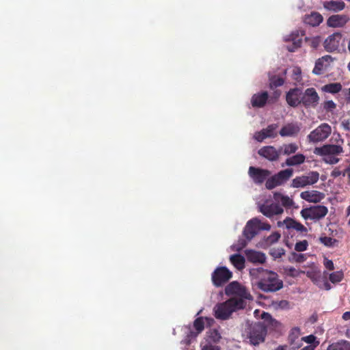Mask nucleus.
<instances>
[{
    "instance_id": "obj_1",
    "label": "nucleus",
    "mask_w": 350,
    "mask_h": 350,
    "mask_svg": "<svg viewBox=\"0 0 350 350\" xmlns=\"http://www.w3.org/2000/svg\"><path fill=\"white\" fill-rule=\"evenodd\" d=\"M256 270L250 271L254 274ZM260 274L259 280L256 282L257 287L261 291L268 292H276L283 287V282L279 278L278 275L272 271L265 270L262 268L256 269Z\"/></svg>"
},
{
    "instance_id": "obj_2",
    "label": "nucleus",
    "mask_w": 350,
    "mask_h": 350,
    "mask_svg": "<svg viewBox=\"0 0 350 350\" xmlns=\"http://www.w3.org/2000/svg\"><path fill=\"white\" fill-rule=\"evenodd\" d=\"M245 308V304L241 299L231 297L226 301L218 304L214 308L215 317L217 319L226 320L233 312Z\"/></svg>"
},
{
    "instance_id": "obj_3",
    "label": "nucleus",
    "mask_w": 350,
    "mask_h": 350,
    "mask_svg": "<svg viewBox=\"0 0 350 350\" xmlns=\"http://www.w3.org/2000/svg\"><path fill=\"white\" fill-rule=\"evenodd\" d=\"M226 295L230 296L234 295L237 299H241L245 304L246 307V300H253V297L247 289L237 281L228 284L225 288Z\"/></svg>"
},
{
    "instance_id": "obj_4",
    "label": "nucleus",
    "mask_w": 350,
    "mask_h": 350,
    "mask_svg": "<svg viewBox=\"0 0 350 350\" xmlns=\"http://www.w3.org/2000/svg\"><path fill=\"white\" fill-rule=\"evenodd\" d=\"M319 173L316 171H310L308 174L295 177L293 179L291 187L294 188H303L312 185L318 182Z\"/></svg>"
},
{
    "instance_id": "obj_5",
    "label": "nucleus",
    "mask_w": 350,
    "mask_h": 350,
    "mask_svg": "<svg viewBox=\"0 0 350 350\" xmlns=\"http://www.w3.org/2000/svg\"><path fill=\"white\" fill-rule=\"evenodd\" d=\"M328 209L323 205H317L310 208H303L301 211V215L305 219L319 220L327 214Z\"/></svg>"
},
{
    "instance_id": "obj_6",
    "label": "nucleus",
    "mask_w": 350,
    "mask_h": 350,
    "mask_svg": "<svg viewBox=\"0 0 350 350\" xmlns=\"http://www.w3.org/2000/svg\"><path fill=\"white\" fill-rule=\"evenodd\" d=\"M232 277V273L226 267H219L212 273L213 285L219 287L227 283Z\"/></svg>"
},
{
    "instance_id": "obj_7",
    "label": "nucleus",
    "mask_w": 350,
    "mask_h": 350,
    "mask_svg": "<svg viewBox=\"0 0 350 350\" xmlns=\"http://www.w3.org/2000/svg\"><path fill=\"white\" fill-rule=\"evenodd\" d=\"M331 132V126L327 123H323L310 132L308 139L309 142L314 143L322 142L328 137Z\"/></svg>"
},
{
    "instance_id": "obj_8",
    "label": "nucleus",
    "mask_w": 350,
    "mask_h": 350,
    "mask_svg": "<svg viewBox=\"0 0 350 350\" xmlns=\"http://www.w3.org/2000/svg\"><path fill=\"white\" fill-rule=\"evenodd\" d=\"M267 333L265 327L262 323H256L250 327L249 339L253 345H258L264 342Z\"/></svg>"
},
{
    "instance_id": "obj_9",
    "label": "nucleus",
    "mask_w": 350,
    "mask_h": 350,
    "mask_svg": "<svg viewBox=\"0 0 350 350\" xmlns=\"http://www.w3.org/2000/svg\"><path fill=\"white\" fill-rule=\"evenodd\" d=\"M319 101V96L314 88H307L304 92L301 91V104L306 108H314Z\"/></svg>"
},
{
    "instance_id": "obj_10",
    "label": "nucleus",
    "mask_w": 350,
    "mask_h": 350,
    "mask_svg": "<svg viewBox=\"0 0 350 350\" xmlns=\"http://www.w3.org/2000/svg\"><path fill=\"white\" fill-rule=\"evenodd\" d=\"M259 211L267 217L271 218L283 213L284 209L278 203L266 202L259 206Z\"/></svg>"
},
{
    "instance_id": "obj_11",
    "label": "nucleus",
    "mask_w": 350,
    "mask_h": 350,
    "mask_svg": "<svg viewBox=\"0 0 350 350\" xmlns=\"http://www.w3.org/2000/svg\"><path fill=\"white\" fill-rule=\"evenodd\" d=\"M248 174L256 184L259 185L267 180L271 172L268 170L251 166L249 168Z\"/></svg>"
},
{
    "instance_id": "obj_12",
    "label": "nucleus",
    "mask_w": 350,
    "mask_h": 350,
    "mask_svg": "<svg viewBox=\"0 0 350 350\" xmlns=\"http://www.w3.org/2000/svg\"><path fill=\"white\" fill-rule=\"evenodd\" d=\"M260 219L253 218L249 220L243 231V234L247 241H251L259 232Z\"/></svg>"
},
{
    "instance_id": "obj_13",
    "label": "nucleus",
    "mask_w": 350,
    "mask_h": 350,
    "mask_svg": "<svg viewBox=\"0 0 350 350\" xmlns=\"http://www.w3.org/2000/svg\"><path fill=\"white\" fill-rule=\"evenodd\" d=\"M334 58L331 55H325L317 60L312 72L315 75H322L329 67Z\"/></svg>"
},
{
    "instance_id": "obj_14",
    "label": "nucleus",
    "mask_w": 350,
    "mask_h": 350,
    "mask_svg": "<svg viewBox=\"0 0 350 350\" xmlns=\"http://www.w3.org/2000/svg\"><path fill=\"white\" fill-rule=\"evenodd\" d=\"M301 91L299 88H291L286 94V100L288 105L296 107L301 104Z\"/></svg>"
},
{
    "instance_id": "obj_15",
    "label": "nucleus",
    "mask_w": 350,
    "mask_h": 350,
    "mask_svg": "<svg viewBox=\"0 0 350 350\" xmlns=\"http://www.w3.org/2000/svg\"><path fill=\"white\" fill-rule=\"evenodd\" d=\"M342 38V34L336 32L330 35L324 42V48L327 52H334L339 48L340 42Z\"/></svg>"
},
{
    "instance_id": "obj_16",
    "label": "nucleus",
    "mask_w": 350,
    "mask_h": 350,
    "mask_svg": "<svg viewBox=\"0 0 350 350\" xmlns=\"http://www.w3.org/2000/svg\"><path fill=\"white\" fill-rule=\"evenodd\" d=\"M343 152L342 147L339 145L327 144L316 148L314 153L319 155H338Z\"/></svg>"
},
{
    "instance_id": "obj_17",
    "label": "nucleus",
    "mask_w": 350,
    "mask_h": 350,
    "mask_svg": "<svg viewBox=\"0 0 350 350\" xmlns=\"http://www.w3.org/2000/svg\"><path fill=\"white\" fill-rule=\"evenodd\" d=\"M258 153L260 156L271 161H277L281 154L280 150H277L272 146H263L258 151Z\"/></svg>"
},
{
    "instance_id": "obj_18",
    "label": "nucleus",
    "mask_w": 350,
    "mask_h": 350,
    "mask_svg": "<svg viewBox=\"0 0 350 350\" xmlns=\"http://www.w3.org/2000/svg\"><path fill=\"white\" fill-rule=\"evenodd\" d=\"M245 255L247 261L254 264H263L266 261L265 254L254 250H246Z\"/></svg>"
},
{
    "instance_id": "obj_19",
    "label": "nucleus",
    "mask_w": 350,
    "mask_h": 350,
    "mask_svg": "<svg viewBox=\"0 0 350 350\" xmlns=\"http://www.w3.org/2000/svg\"><path fill=\"white\" fill-rule=\"evenodd\" d=\"M300 197L307 202L318 203L325 198V194L316 190L305 191L301 193Z\"/></svg>"
},
{
    "instance_id": "obj_20",
    "label": "nucleus",
    "mask_w": 350,
    "mask_h": 350,
    "mask_svg": "<svg viewBox=\"0 0 350 350\" xmlns=\"http://www.w3.org/2000/svg\"><path fill=\"white\" fill-rule=\"evenodd\" d=\"M269 95L267 92L255 94L251 99V104L254 107H263L268 100Z\"/></svg>"
},
{
    "instance_id": "obj_21",
    "label": "nucleus",
    "mask_w": 350,
    "mask_h": 350,
    "mask_svg": "<svg viewBox=\"0 0 350 350\" xmlns=\"http://www.w3.org/2000/svg\"><path fill=\"white\" fill-rule=\"evenodd\" d=\"M273 199L277 202H281L282 205L285 208H291L294 204L293 199L279 192L274 193Z\"/></svg>"
},
{
    "instance_id": "obj_22",
    "label": "nucleus",
    "mask_w": 350,
    "mask_h": 350,
    "mask_svg": "<svg viewBox=\"0 0 350 350\" xmlns=\"http://www.w3.org/2000/svg\"><path fill=\"white\" fill-rule=\"evenodd\" d=\"M299 131L298 126L294 124H288L284 126L280 131V135L282 137L293 136Z\"/></svg>"
},
{
    "instance_id": "obj_23",
    "label": "nucleus",
    "mask_w": 350,
    "mask_h": 350,
    "mask_svg": "<svg viewBox=\"0 0 350 350\" xmlns=\"http://www.w3.org/2000/svg\"><path fill=\"white\" fill-rule=\"evenodd\" d=\"M306 157L303 154H297L287 158L285 161V165L287 166H295L304 163Z\"/></svg>"
},
{
    "instance_id": "obj_24",
    "label": "nucleus",
    "mask_w": 350,
    "mask_h": 350,
    "mask_svg": "<svg viewBox=\"0 0 350 350\" xmlns=\"http://www.w3.org/2000/svg\"><path fill=\"white\" fill-rule=\"evenodd\" d=\"M293 174V170L291 168H288L284 170H281L274 176H275L280 184L282 185L292 176Z\"/></svg>"
},
{
    "instance_id": "obj_25",
    "label": "nucleus",
    "mask_w": 350,
    "mask_h": 350,
    "mask_svg": "<svg viewBox=\"0 0 350 350\" xmlns=\"http://www.w3.org/2000/svg\"><path fill=\"white\" fill-rule=\"evenodd\" d=\"M230 260L232 264L238 269H242L245 266V258L239 254L231 255Z\"/></svg>"
},
{
    "instance_id": "obj_26",
    "label": "nucleus",
    "mask_w": 350,
    "mask_h": 350,
    "mask_svg": "<svg viewBox=\"0 0 350 350\" xmlns=\"http://www.w3.org/2000/svg\"><path fill=\"white\" fill-rule=\"evenodd\" d=\"M342 88L340 83H330L323 85L321 89L325 92L334 94L340 92Z\"/></svg>"
},
{
    "instance_id": "obj_27",
    "label": "nucleus",
    "mask_w": 350,
    "mask_h": 350,
    "mask_svg": "<svg viewBox=\"0 0 350 350\" xmlns=\"http://www.w3.org/2000/svg\"><path fill=\"white\" fill-rule=\"evenodd\" d=\"M324 7L327 10L337 12L342 10L345 8V3L343 1H330L326 2L324 4Z\"/></svg>"
},
{
    "instance_id": "obj_28",
    "label": "nucleus",
    "mask_w": 350,
    "mask_h": 350,
    "mask_svg": "<svg viewBox=\"0 0 350 350\" xmlns=\"http://www.w3.org/2000/svg\"><path fill=\"white\" fill-rule=\"evenodd\" d=\"M327 350H350V342L341 340L330 345Z\"/></svg>"
},
{
    "instance_id": "obj_29",
    "label": "nucleus",
    "mask_w": 350,
    "mask_h": 350,
    "mask_svg": "<svg viewBox=\"0 0 350 350\" xmlns=\"http://www.w3.org/2000/svg\"><path fill=\"white\" fill-rule=\"evenodd\" d=\"M299 149L298 146L295 143H291L288 144H284L280 147V152L285 155H290L295 153Z\"/></svg>"
},
{
    "instance_id": "obj_30",
    "label": "nucleus",
    "mask_w": 350,
    "mask_h": 350,
    "mask_svg": "<svg viewBox=\"0 0 350 350\" xmlns=\"http://www.w3.org/2000/svg\"><path fill=\"white\" fill-rule=\"evenodd\" d=\"M307 257L306 255L304 254H298L295 252H291L288 257V260L290 262H297V263H301L306 260Z\"/></svg>"
},
{
    "instance_id": "obj_31",
    "label": "nucleus",
    "mask_w": 350,
    "mask_h": 350,
    "mask_svg": "<svg viewBox=\"0 0 350 350\" xmlns=\"http://www.w3.org/2000/svg\"><path fill=\"white\" fill-rule=\"evenodd\" d=\"M283 270L285 275L291 278H297L299 277L301 273H304V271L297 269L291 266L284 267Z\"/></svg>"
},
{
    "instance_id": "obj_32",
    "label": "nucleus",
    "mask_w": 350,
    "mask_h": 350,
    "mask_svg": "<svg viewBox=\"0 0 350 350\" xmlns=\"http://www.w3.org/2000/svg\"><path fill=\"white\" fill-rule=\"evenodd\" d=\"M284 83V79L279 76L273 75L269 78V88L271 90L280 87Z\"/></svg>"
},
{
    "instance_id": "obj_33",
    "label": "nucleus",
    "mask_w": 350,
    "mask_h": 350,
    "mask_svg": "<svg viewBox=\"0 0 350 350\" xmlns=\"http://www.w3.org/2000/svg\"><path fill=\"white\" fill-rule=\"evenodd\" d=\"M323 16L317 12H312L304 16V22H323Z\"/></svg>"
},
{
    "instance_id": "obj_34",
    "label": "nucleus",
    "mask_w": 350,
    "mask_h": 350,
    "mask_svg": "<svg viewBox=\"0 0 350 350\" xmlns=\"http://www.w3.org/2000/svg\"><path fill=\"white\" fill-rule=\"evenodd\" d=\"M281 237V234L278 232H274L271 233L269 236L265 238V244L267 246L271 245L275 243H277Z\"/></svg>"
},
{
    "instance_id": "obj_35",
    "label": "nucleus",
    "mask_w": 350,
    "mask_h": 350,
    "mask_svg": "<svg viewBox=\"0 0 350 350\" xmlns=\"http://www.w3.org/2000/svg\"><path fill=\"white\" fill-rule=\"evenodd\" d=\"M269 254L274 258H280L285 254V250L282 247H273L269 251Z\"/></svg>"
},
{
    "instance_id": "obj_36",
    "label": "nucleus",
    "mask_w": 350,
    "mask_h": 350,
    "mask_svg": "<svg viewBox=\"0 0 350 350\" xmlns=\"http://www.w3.org/2000/svg\"><path fill=\"white\" fill-rule=\"evenodd\" d=\"M343 277H344V274H343L342 271H335V272L330 273L329 276V279L332 283L335 284V283H338V282H340V281H342V280L343 279Z\"/></svg>"
},
{
    "instance_id": "obj_37",
    "label": "nucleus",
    "mask_w": 350,
    "mask_h": 350,
    "mask_svg": "<svg viewBox=\"0 0 350 350\" xmlns=\"http://www.w3.org/2000/svg\"><path fill=\"white\" fill-rule=\"evenodd\" d=\"M278 127L277 124L269 125L266 129H263L267 137H275L277 135L275 130Z\"/></svg>"
},
{
    "instance_id": "obj_38",
    "label": "nucleus",
    "mask_w": 350,
    "mask_h": 350,
    "mask_svg": "<svg viewBox=\"0 0 350 350\" xmlns=\"http://www.w3.org/2000/svg\"><path fill=\"white\" fill-rule=\"evenodd\" d=\"M279 185H281L274 175L268 178L265 183L266 188L268 189H272Z\"/></svg>"
},
{
    "instance_id": "obj_39",
    "label": "nucleus",
    "mask_w": 350,
    "mask_h": 350,
    "mask_svg": "<svg viewBox=\"0 0 350 350\" xmlns=\"http://www.w3.org/2000/svg\"><path fill=\"white\" fill-rule=\"evenodd\" d=\"M295 221V220L291 217H286L283 221H278V226L281 227L284 224L287 229H293Z\"/></svg>"
},
{
    "instance_id": "obj_40",
    "label": "nucleus",
    "mask_w": 350,
    "mask_h": 350,
    "mask_svg": "<svg viewBox=\"0 0 350 350\" xmlns=\"http://www.w3.org/2000/svg\"><path fill=\"white\" fill-rule=\"evenodd\" d=\"M308 247V242L307 240H303L297 242L295 245V250L297 252H301L307 250Z\"/></svg>"
},
{
    "instance_id": "obj_41",
    "label": "nucleus",
    "mask_w": 350,
    "mask_h": 350,
    "mask_svg": "<svg viewBox=\"0 0 350 350\" xmlns=\"http://www.w3.org/2000/svg\"><path fill=\"white\" fill-rule=\"evenodd\" d=\"M193 327L198 333H200L204 329V322L202 317L197 318L193 322Z\"/></svg>"
},
{
    "instance_id": "obj_42",
    "label": "nucleus",
    "mask_w": 350,
    "mask_h": 350,
    "mask_svg": "<svg viewBox=\"0 0 350 350\" xmlns=\"http://www.w3.org/2000/svg\"><path fill=\"white\" fill-rule=\"evenodd\" d=\"M319 241L321 243L327 247L333 246L334 243L336 242V239L329 237H320Z\"/></svg>"
},
{
    "instance_id": "obj_43",
    "label": "nucleus",
    "mask_w": 350,
    "mask_h": 350,
    "mask_svg": "<svg viewBox=\"0 0 350 350\" xmlns=\"http://www.w3.org/2000/svg\"><path fill=\"white\" fill-rule=\"evenodd\" d=\"M290 40H293V48H291L289 46H288V50L291 52H293L295 51V49H297L298 47L300 46V44L301 42V39H298L297 40V38L295 37V33H293L291 35V38Z\"/></svg>"
},
{
    "instance_id": "obj_44",
    "label": "nucleus",
    "mask_w": 350,
    "mask_h": 350,
    "mask_svg": "<svg viewBox=\"0 0 350 350\" xmlns=\"http://www.w3.org/2000/svg\"><path fill=\"white\" fill-rule=\"evenodd\" d=\"M336 107V105L333 100H327L323 103V108L327 111H332Z\"/></svg>"
},
{
    "instance_id": "obj_45",
    "label": "nucleus",
    "mask_w": 350,
    "mask_h": 350,
    "mask_svg": "<svg viewBox=\"0 0 350 350\" xmlns=\"http://www.w3.org/2000/svg\"><path fill=\"white\" fill-rule=\"evenodd\" d=\"M324 161L327 163L335 164L339 161V159L336 158L335 155H324Z\"/></svg>"
},
{
    "instance_id": "obj_46",
    "label": "nucleus",
    "mask_w": 350,
    "mask_h": 350,
    "mask_svg": "<svg viewBox=\"0 0 350 350\" xmlns=\"http://www.w3.org/2000/svg\"><path fill=\"white\" fill-rule=\"evenodd\" d=\"M254 139L258 142H262L265 139L267 138L265 131L262 129L260 131L256 132L254 136Z\"/></svg>"
},
{
    "instance_id": "obj_47",
    "label": "nucleus",
    "mask_w": 350,
    "mask_h": 350,
    "mask_svg": "<svg viewBox=\"0 0 350 350\" xmlns=\"http://www.w3.org/2000/svg\"><path fill=\"white\" fill-rule=\"evenodd\" d=\"M326 22H347V20L339 15H333Z\"/></svg>"
},
{
    "instance_id": "obj_48",
    "label": "nucleus",
    "mask_w": 350,
    "mask_h": 350,
    "mask_svg": "<svg viewBox=\"0 0 350 350\" xmlns=\"http://www.w3.org/2000/svg\"><path fill=\"white\" fill-rule=\"evenodd\" d=\"M262 318L265 319V321H268L270 324L273 325V323H277V321L273 319L270 314L268 312H263L262 314Z\"/></svg>"
},
{
    "instance_id": "obj_49",
    "label": "nucleus",
    "mask_w": 350,
    "mask_h": 350,
    "mask_svg": "<svg viewBox=\"0 0 350 350\" xmlns=\"http://www.w3.org/2000/svg\"><path fill=\"white\" fill-rule=\"evenodd\" d=\"M293 229L301 232L307 231V228L303 224L298 221H295Z\"/></svg>"
},
{
    "instance_id": "obj_50",
    "label": "nucleus",
    "mask_w": 350,
    "mask_h": 350,
    "mask_svg": "<svg viewBox=\"0 0 350 350\" xmlns=\"http://www.w3.org/2000/svg\"><path fill=\"white\" fill-rule=\"evenodd\" d=\"M315 340L316 337L312 334L302 338V340H304V342H307L309 345H314Z\"/></svg>"
},
{
    "instance_id": "obj_51",
    "label": "nucleus",
    "mask_w": 350,
    "mask_h": 350,
    "mask_svg": "<svg viewBox=\"0 0 350 350\" xmlns=\"http://www.w3.org/2000/svg\"><path fill=\"white\" fill-rule=\"evenodd\" d=\"M301 69L298 67H296L293 69V75H294V79H295L297 81H299L301 80Z\"/></svg>"
},
{
    "instance_id": "obj_52",
    "label": "nucleus",
    "mask_w": 350,
    "mask_h": 350,
    "mask_svg": "<svg viewBox=\"0 0 350 350\" xmlns=\"http://www.w3.org/2000/svg\"><path fill=\"white\" fill-rule=\"evenodd\" d=\"M259 230H269L271 229V225L268 223L261 222L260 221V224L258 225Z\"/></svg>"
},
{
    "instance_id": "obj_53",
    "label": "nucleus",
    "mask_w": 350,
    "mask_h": 350,
    "mask_svg": "<svg viewBox=\"0 0 350 350\" xmlns=\"http://www.w3.org/2000/svg\"><path fill=\"white\" fill-rule=\"evenodd\" d=\"M324 265H325V267L327 269H329V270H330V271H332V270H334V263H333L332 260H327L325 262Z\"/></svg>"
},
{
    "instance_id": "obj_54",
    "label": "nucleus",
    "mask_w": 350,
    "mask_h": 350,
    "mask_svg": "<svg viewBox=\"0 0 350 350\" xmlns=\"http://www.w3.org/2000/svg\"><path fill=\"white\" fill-rule=\"evenodd\" d=\"M343 172H341L338 168H335L331 173V176L334 178H337L340 175H342Z\"/></svg>"
},
{
    "instance_id": "obj_55",
    "label": "nucleus",
    "mask_w": 350,
    "mask_h": 350,
    "mask_svg": "<svg viewBox=\"0 0 350 350\" xmlns=\"http://www.w3.org/2000/svg\"><path fill=\"white\" fill-rule=\"evenodd\" d=\"M202 350H220V348L217 346L206 345Z\"/></svg>"
},
{
    "instance_id": "obj_56",
    "label": "nucleus",
    "mask_w": 350,
    "mask_h": 350,
    "mask_svg": "<svg viewBox=\"0 0 350 350\" xmlns=\"http://www.w3.org/2000/svg\"><path fill=\"white\" fill-rule=\"evenodd\" d=\"M344 95L347 102L350 103V88L344 90Z\"/></svg>"
},
{
    "instance_id": "obj_57",
    "label": "nucleus",
    "mask_w": 350,
    "mask_h": 350,
    "mask_svg": "<svg viewBox=\"0 0 350 350\" xmlns=\"http://www.w3.org/2000/svg\"><path fill=\"white\" fill-rule=\"evenodd\" d=\"M319 342L315 345H309L300 350H314L315 347L318 345Z\"/></svg>"
},
{
    "instance_id": "obj_58",
    "label": "nucleus",
    "mask_w": 350,
    "mask_h": 350,
    "mask_svg": "<svg viewBox=\"0 0 350 350\" xmlns=\"http://www.w3.org/2000/svg\"><path fill=\"white\" fill-rule=\"evenodd\" d=\"M288 304H289V303H288V301H286V300H282V301H280V303H279V306H280L281 308H286V307H288Z\"/></svg>"
},
{
    "instance_id": "obj_59",
    "label": "nucleus",
    "mask_w": 350,
    "mask_h": 350,
    "mask_svg": "<svg viewBox=\"0 0 350 350\" xmlns=\"http://www.w3.org/2000/svg\"><path fill=\"white\" fill-rule=\"evenodd\" d=\"M329 27H341L343 26V25L345 23H327Z\"/></svg>"
},
{
    "instance_id": "obj_60",
    "label": "nucleus",
    "mask_w": 350,
    "mask_h": 350,
    "mask_svg": "<svg viewBox=\"0 0 350 350\" xmlns=\"http://www.w3.org/2000/svg\"><path fill=\"white\" fill-rule=\"evenodd\" d=\"M342 319L345 320H349L350 319V311L345 312L342 314Z\"/></svg>"
},
{
    "instance_id": "obj_61",
    "label": "nucleus",
    "mask_w": 350,
    "mask_h": 350,
    "mask_svg": "<svg viewBox=\"0 0 350 350\" xmlns=\"http://www.w3.org/2000/svg\"><path fill=\"white\" fill-rule=\"evenodd\" d=\"M286 345H280L275 349V350H286Z\"/></svg>"
},
{
    "instance_id": "obj_62",
    "label": "nucleus",
    "mask_w": 350,
    "mask_h": 350,
    "mask_svg": "<svg viewBox=\"0 0 350 350\" xmlns=\"http://www.w3.org/2000/svg\"><path fill=\"white\" fill-rule=\"evenodd\" d=\"M347 175L349 178L350 179V170H345L343 173H342V176H345Z\"/></svg>"
},
{
    "instance_id": "obj_63",
    "label": "nucleus",
    "mask_w": 350,
    "mask_h": 350,
    "mask_svg": "<svg viewBox=\"0 0 350 350\" xmlns=\"http://www.w3.org/2000/svg\"><path fill=\"white\" fill-rule=\"evenodd\" d=\"M280 94H281V93H280V91H278V90L275 91V92H274V93H273L274 96H275V98H278V97H280Z\"/></svg>"
},
{
    "instance_id": "obj_64",
    "label": "nucleus",
    "mask_w": 350,
    "mask_h": 350,
    "mask_svg": "<svg viewBox=\"0 0 350 350\" xmlns=\"http://www.w3.org/2000/svg\"><path fill=\"white\" fill-rule=\"evenodd\" d=\"M325 287L326 290H329L331 288V286L327 282L325 283Z\"/></svg>"
}]
</instances>
